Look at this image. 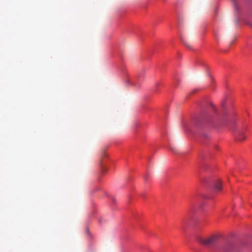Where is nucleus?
Returning <instances> with one entry per match:
<instances>
[{
  "mask_svg": "<svg viewBox=\"0 0 252 252\" xmlns=\"http://www.w3.org/2000/svg\"><path fill=\"white\" fill-rule=\"evenodd\" d=\"M218 240V236L213 235L205 238L200 239V243L206 246H211L213 245Z\"/></svg>",
  "mask_w": 252,
  "mask_h": 252,
  "instance_id": "nucleus-1",
  "label": "nucleus"
},
{
  "mask_svg": "<svg viewBox=\"0 0 252 252\" xmlns=\"http://www.w3.org/2000/svg\"><path fill=\"white\" fill-rule=\"evenodd\" d=\"M246 127H242L241 128H239L234 131V134L236 141L241 142L246 139Z\"/></svg>",
  "mask_w": 252,
  "mask_h": 252,
  "instance_id": "nucleus-2",
  "label": "nucleus"
},
{
  "mask_svg": "<svg viewBox=\"0 0 252 252\" xmlns=\"http://www.w3.org/2000/svg\"><path fill=\"white\" fill-rule=\"evenodd\" d=\"M222 252H236L235 250L230 244H227L223 247Z\"/></svg>",
  "mask_w": 252,
  "mask_h": 252,
  "instance_id": "nucleus-3",
  "label": "nucleus"
},
{
  "mask_svg": "<svg viewBox=\"0 0 252 252\" xmlns=\"http://www.w3.org/2000/svg\"><path fill=\"white\" fill-rule=\"evenodd\" d=\"M214 184L215 190L216 191H220L221 189V182L219 180H216Z\"/></svg>",
  "mask_w": 252,
  "mask_h": 252,
  "instance_id": "nucleus-4",
  "label": "nucleus"
},
{
  "mask_svg": "<svg viewBox=\"0 0 252 252\" xmlns=\"http://www.w3.org/2000/svg\"><path fill=\"white\" fill-rule=\"evenodd\" d=\"M233 4L234 5L235 8L236 10H238V0H232Z\"/></svg>",
  "mask_w": 252,
  "mask_h": 252,
  "instance_id": "nucleus-5",
  "label": "nucleus"
},
{
  "mask_svg": "<svg viewBox=\"0 0 252 252\" xmlns=\"http://www.w3.org/2000/svg\"><path fill=\"white\" fill-rule=\"evenodd\" d=\"M170 150L174 154H177L178 153V151L175 148L170 147Z\"/></svg>",
  "mask_w": 252,
  "mask_h": 252,
  "instance_id": "nucleus-6",
  "label": "nucleus"
},
{
  "mask_svg": "<svg viewBox=\"0 0 252 252\" xmlns=\"http://www.w3.org/2000/svg\"><path fill=\"white\" fill-rule=\"evenodd\" d=\"M183 43L189 48L191 49V46L186 42L183 41Z\"/></svg>",
  "mask_w": 252,
  "mask_h": 252,
  "instance_id": "nucleus-7",
  "label": "nucleus"
},
{
  "mask_svg": "<svg viewBox=\"0 0 252 252\" xmlns=\"http://www.w3.org/2000/svg\"><path fill=\"white\" fill-rule=\"evenodd\" d=\"M132 85L134 86H138V84L136 83H134V82H132Z\"/></svg>",
  "mask_w": 252,
  "mask_h": 252,
  "instance_id": "nucleus-8",
  "label": "nucleus"
}]
</instances>
